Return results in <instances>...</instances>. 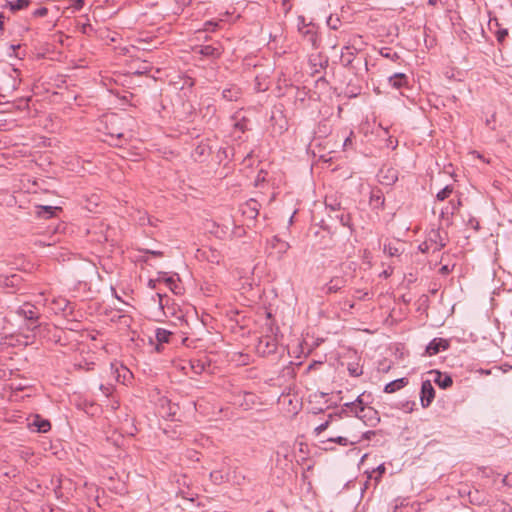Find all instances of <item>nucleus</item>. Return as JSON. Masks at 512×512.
Segmentation results:
<instances>
[{"instance_id":"f257e3e1","label":"nucleus","mask_w":512,"mask_h":512,"mask_svg":"<svg viewBox=\"0 0 512 512\" xmlns=\"http://www.w3.org/2000/svg\"><path fill=\"white\" fill-rule=\"evenodd\" d=\"M354 416L360 419L366 426L370 427H375L380 422L378 411L371 406L357 409Z\"/></svg>"},{"instance_id":"f03ea898","label":"nucleus","mask_w":512,"mask_h":512,"mask_svg":"<svg viewBox=\"0 0 512 512\" xmlns=\"http://www.w3.org/2000/svg\"><path fill=\"white\" fill-rule=\"evenodd\" d=\"M326 208L335 213L334 216L329 215L331 220H338L340 224H349L350 216L345 210L341 209L340 203L332 197H326Z\"/></svg>"},{"instance_id":"7ed1b4c3","label":"nucleus","mask_w":512,"mask_h":512,"mask_svg":"<svg viewBox=\"0 0 512 512\" xmlns=\"http://www.w3.org/2000/svg\"><path fill=\"white\" fill-rule=\"evenodd\" d=\"M211 481L220 485L231 480L230 466L228 465V458H224L221 469H215L210 472Z\"/></svg>"},{"instance_id":"20e7f679","label":"nucleus","mask_w":512,"mask_h":512,"mask_svg":"<svg viewBox=\"0 0 512 512\" xmlns=\"http://www.w3.org/2000/svg\"><path fill=\"white\" fill-rule=\"evenodd\" d=\"M435 398V390L430 380L422 382L420 391V403L423 408H427L431 405Z\"/></svg>"},{"instance_id":"39448f33","label":"nucleus","mask_w":512,"mask_h":512,"mask_svg":"<svg viewBox=\"0 0 512 512\" xmlns=\"http://www.w3.org/2000/svg\"><path fill=\"white\" fill-rule=\"evenodd\" d=\"M61 211L62 208L58 206L40 205L35 207L34 213L40 219L49 220L52 217L57 216Z\"/></svg>"},{"instance_id":"423d86ee","label":"nucleus","mask_w":512,"mask_h":512,"mask_svg":"<svg viewBox=\"0 0 512 512\" xmlns=\"http://www.w3.org/2000/svg\"><path fill=\"white\" fill-rule=\"evenodd\" d=\"M299 33L314 48L317 47V28L312 22H308L307 26L300 28Z\"/></svg>"},{"instance_id":"0eeeda50","label":"nucleus","mask_w":512,"mask_h":512,"mask_svg":"<svg viewBox=\"0 0 512 512\" xmlns=\"http://www.w3.org/2000/svg\"><path fill=\"white\" fill-rule=\"evenodd\" d=\"M448 347H449V343L446 339L434 338L426 346V354L429 356H433V355L438 354L440 351L448 349Z\"/></svg>"},{"instance_id":"6e6552de","label":"nucleus","mask_w":512,"mask_h":512,"mask_svg":"<svg viewBox=\"0 0 512 512\" xmlns=\"http://www.w3.org/2000/svg\"><path fill=\"white\" fill-rule=\"evenodd\" d=\"M427 239L432 243L434 251H439L446 245V238L441 235L439 227L431 229Z\"/></svg>"},{"instance_id":"1a4fd4ad","label":"nucleus","mask_w":512,"mask_h":512,"mask_svg":"<svg viewBox=\"0 0 512 512\" xmlns=\"http://www.w3.org/2000/svg\"><path fill=\"white\" fill-rule=\"evenodd\" d=\"M17 313L20 316L24 317L25 319H27L29 321H33V323H35L39 318V315H38V312H37L35 306L28 304V303L19 307V309L17 310Z\"/></svg>"},{"instance_id":"9d476101","label":"nucleus","mask_w":512,"mask_h":512,"mask_svg":"<svg viewBox=\"0 0 512 512\" xmlns=\"http://www.w3.org/2000/svg\"><path fill=\"white\" fill-rule=\"evenodd\" d=\"M398 180V173L393 168L382 169L379 173V181L385 185H392Z\"/></svg>"},{"instance_id":"9b49d317","label":"nucleus","mask_w":512,"mask_h":512,"mask_svg":"<svg viewBox=\"0 0 512 512\" xmlns=\"http://www.w3.org/2000/svg\"><path fill=\"white\" fill-rule=\"evenodd\" d=\"M391 87L400 89L408 85V77L404 73H395L388 78Z\"/></svg>"},{"instance_id":"f8f14e48","label":"nucleus","mask_w":512,"mask_h":512,"mask_svg":"<svg viewBox=\"0 0 512 512\" xmlns=\"http://www.w3.org/2000/svg\"><path fill=\"white\" fill-rule=\"evenodd\" d=\"M197 52L204 57L210 58H219L221 55L220 48L213 45L200 46Z\"/></svg>"},{"instance_id":"ddd939ff","label":"nucleus","mask_w":512,"mask_h":512,"mask_svg":"<svg viewBox=\"0 0 512 512\" xmlns=\"http://www.w3.org/2000/svg\"><path fill=\"white\" fill-rule=\"evenodd\" d=\"M408 384V379L405 377L396 379L394 381H391L387 383L384 387V392L386 393H394L401 388L405 387Z\"/></svg>"},{"instance_id":"4468645a","label":"nucleus","mask_w":512,"mask_h":512,"mask_svg":"<svg viewBox=\"0 0 512 512\" xmlns=\"http://www.w3.org/2000/svg\"><path fill=\"white\" fill-rule=\"evenodd\" d=\"M435 374L434 382L441 388L446 389L450 387L453 383L452 378L445 373H441L439 371H433Z\"/></svg>"},{"instance_id":"2eb2a0df","label":"nucleus","mask_w":512,"mask_h":512,"mask_svg":"<svg viewBox=\"0 0 512 512\" xmlns=\"http://www.w3.org/2000/svg\"><path fill=\"white\" fill-rule=\"evenodd\" d=\"M345 286V280L342 277H333L326 284V293H335Z\"/></svg>"},{"instance_id":"dca6fc26","label":"nucleus","mask_w":512,"mask_h":512,"mask_svg":"<svg viewBox=\"0 0 512 512\" xmlns=\"http://www.w3.org/2000/svg\"><path fill=\"white\" fill-rule=\"evenodd\" d=\"M241 95V90L236 86H230L222 91V97L227 101H236Z\"/></svg>"},{"instance_id":"f3484780","label":"nucleus","mask_w":512,"mask_h":512,"mask_svg":"<svg viewBox=\"0 0 512 512\" xmlns=\"http://www.w3.org/2000/svg\"><path fill=\"white\" fill-rule=\"evenodd\" d=\"M31 426L36 427V431L42 433L47 432L51 428L50 422L48 420L40 419L39 416L35 418Z\"/></svg>"},{"instance_id":"a211bd4d","label":"nucleus","mask_w":512,"mask_h":512,"mask_svg":"<svg viewBox=\"0 0 512 512\" xmlns=\"http://www.w3.org/2000/svg\"><path fill=\"white\" fill-rule=\"evenodd\" d=\"M30 0H15V1H8L6 6L9 7V9L12 12H16L18 10L25 9L29 6Z\"/></svg>"},{"instance_id":"6ab92c4d","label":"nucleus","mask_w":512,"mask_h":512,"mask_svg":"<svg viewBox=\"0 0 512 512\" xmlns=\"http://www.w3.org/2000/svg\"><path fill=\"white\" fill-rule=\"evenodd\" d=\"M345 51H342L340 60L344 66H349L354 60V52L351 51L349 46L344 47Z\"/></svg>"},{"instance_id":"aec40b11","label":"nucleus","mask_w":512,"mask_h":512,"mask_svg":"<svg viewBox=\"0 0 512 512\" xmlns=\"http://www.w3.org/2000/svg\"><path fill=\"white\" fill-rule=\"evenodd\" d=\"M20 278L18 275L5 276L0 278V286L13 287L16 286Z\"/></svg>"},{"instance_id":"412c9836","label":"nucleus","mask_w":512,"mask_h":512,"mask_svg":"<svg viewBox=\"0 0 512 512\" xmlns=\"http://www.w3.org/2000/svg\"><path fill=\"white\" fill-rule=\"evenodd\" d=\"M155 336L159 343H167L169 342L171 332L166 329L158 328Z\"/></svg>"},{"instance_id":"4be33fe9","label":"nucleus","mask_w":512,"mask_h":512,"mask_svg":"<svg viewBox=\"0 0 512 512\" xmlns=\"http://www.w3.org/2000/svg\"><path fill=\"white\" fill-rule=\"evenodd\" d=\"M345 407H348L350 408V411L353 413V415L355 414V411L361 407H366L364 405V402H363V399H362V395H359L355 401L353 402H349V403H345L344 404Z\"/></svg>"},{"instance_id":"5701e85b","label":"nucleus","mask_w":512,"mask_h":512,"mask_svg":"<svg viewBox=\"0 0 512 512\" xmlns=\"http://www.w3.org/2000/svg\"><path fill=\"white\" fill-rule=\"evenodd\" d=\"M230 473H231V480L229 482H232L233 484H236V485L243 484L245 477L239 471H237L236 468L232 469L230 467Z\"/></svg>"},{"instance_id":"b1692460","label":"nucleus","mask_w":512,"mask_h":512,"mask_svg":"<svg viewBox=\"0 0 512 512\" xmlns=\"http://www.w3.org/2000/svg\"><path fill=\"white\" fill-rule=\"evenodd\" d=\"M272 245L273 247L277 248L280 253H285L289 249V244L280 240L276 236L272 240Z\"/></svg>"},{"instance_id":"393cba45","label":"nucleus","mask_w":512,"mask_h":512,"mask_svg":"<svg viewBox=\"0 0 512 512\" xmlns=\"http://www.w3.org/2000/svg\"><path fill=\"white\" fill-rule=\"evenodd\" d=\"M327 441L337 443L341 446L354 445L358 442V441H350L348 438L342 437V436L332 437V438H329Z\"/></svg>"},{"instance_id":"a878e982","label":"nucleus","mask_w":512,"mask_h":512,"mask_svg":"<svg viewBox=\"0 0 512 512\" xmlns=\"http://www.w3.org/2000/svg\"><path fill=\"white\" fill-rule=\"evenodd\" d=\"M453 192V187L450 185L445 186L441 191H439L436 195L437 200L444 201L447 199L451 193Z\"/></svg>"},{"instance_id":"bb28decb","label":"nucleus","mask_w":512,"mask_h":512,"mask_svg":"<svg viewBox=\"0 0 512 512\" xmlns=\"http://www.w3.org/2000/svg\"><path fill=\"white\" fill-rule=\"evenodd\" d=\"M348 372L352 377H358L363 374V369L357 363H350L348 365Z\"/></svg>"},{"instance_id":"cd10ccee","label":"nucleus","mask_w":512,"mask_h":512,"mask_svg":"<svg viewBox=\"0 0 512 512\" xmlns=\"http://www.w3.org/2000/svg\"><path fill=\"white\" fill-rule=\"evenodd\" d=\"M333 418H334V415L333 414H329L328 419L325 422L321 423L319 426H317L314 429L315 434L318 436L323 431H325L329 427V425H330L331 421L333 420Z\"/></svg>"},{"instance_id":"c85d7f7f","label":"nucleus","mask_w":512,"mask_h":512,"mask_svg":"<svg viewBox=\"0 0 512 512\" xmlns=\"http://www.w3.org/2000/svg\"><path fill=\"white\" fill-rule=\"evenodd\" d=\"M158 281H164L166 283V285L171 289L173 290L174 289V286H176V282L175 280L172 278V277H165V273L164 272H160L159 273V277L157 279Z\"/></svg>"},{"instance_id":"c756f323","label":"nucleus","mask_w":512,"mask_h":512,"mask_svg":"<svg viewBox=\"0 0 512 512\" xmlns=\"http://www.w3.org/2000/svg\"><path fill=\"white\" fill-rule=\"evenodd\" d=\"M341 24V21L338 17L329 16L327 19V25L332 30H337Z\"/></svg>"},{"instance_id":"7c9ffc66","label":"nucleus","mask_w":512,"mask_h":512,"mask_svg":"<svg viewBox=\"0 0 512 512\" xmlns=\"http://www.w3.org/2000/svg\"><path fill=\"white\" fill-rule=\"evenodd\" d=\"M419 250L423 253H428L430 251L435 252L432 243L428 239L419 245Z\"/></svg>"},{"instance_id":"2f4dec72","label":"nucleus","mask_w":512,"mask_h":512,"mask_svg":"<svg viewBox=\"0 0 512 512\" xmlns=\"http://www.w3.org/2000/svg\"><path fill=\"white\" fill-rule=\"evenodd\" d=\"M256 206H257L256 201H250L246 204V209L250 210V212H249L250 218H254L258 214Z\"/></svg>"},{"instance_id":"473e14b6","label":"nucleus","mask_w":512,"mask_h":512,"mask_svg":"<svg viewBox=\"0 0 512 512\" xmlns=\"http://www.w3.org/2000/svg\"><path fill=\"white\" fill-rule=\"evenodd\" d=\"M384 252L391 257L398 256L400 254L399 249L397 247L391 246L390 244L384 245Z\"/></svg>"},{"instance_id":"72a5a7b5","label":"nucleus","mask_w":512,"mask_h":512,"mask_svg":"<svg viewBox=\"0 0 512 512\" xmlns=\"http://www.w3.org/2000/svg\"><path fill=\"white\" fill-rule=\"evenodd\" d=\"M508 35V30L505 28L498 29L496 32V38L499 43H503Z\"/></svg>"},{"instance_id":"f704fd0d","label":"nucleus","mask_w":512,"mask_h":512,"mask_svg":"<svg viewBox=\"0 0 512 512\" xmlns=\"http://www.w3.org/2000/svg\"><path fill=\"white\" fill-rule=\"evenodd\" d=\"M55 304L58 306V309L66 312L68 308H70L69 302L66 299H59L55 301Z\"/></svg>"},{"instance_id":"c9c22d12","label":"nucleus","mask_w":512,"mask_h":512,"mask_svg":"<svg viewBox=\"0 0 512 512\" xmlns=\"http://www.w3.org/2000/svg\"><path fill=\"white\" fill-rule=\"evenodd\" d=\"M415 402L414 401H406L404 403L401 404V408L407 412V413H411L413 410H414V407H415Z\"/></svg>"},{"instance_id":"e433bc0d","label":"nucleus","mask_w":512,"mask_h":512,"mask_svg":"<svg viewBox=\"0 0 512 512\" xmlns=\"http://www.w3.org/2000/svg\"><path fill=\"white\" fill-rule=\"evenodd\" d=\"M99 389L102 391V393L105 395V397H109L113 392V386L112 385H104L100 384Z\"/></svg>"},{"instance_id":"4c0bfd02","label":"nucleus","mask_w":512,"mask_h":512,"mask_svg":"<svg viewBox=\"0 0 512 512\" xmlns=\"http://www.w3.org/2000/svg\"><path fill=\"white\" fill-rule=\"evenodd\" d=\"M350 414H353V413L350 411V408L345 407V406L343 405L342 409H341L338 413H335V414H333V415H334V417L342 418L343 416H350Z\"/></svg>"},{"instance_id":"58836bf2","label":"nucleus","mask_w":512,"mask_h":512,"mask_svg":"<svg viewBox=\"0 0 512 512\" xmlns=\"http://www.w3.org/2000/svg\"><path fill=\"white\" fill-rule=\"evenodd\" d=\"M48 14V9L46 7H40L33 11L32 15L34 17H44Z\"/></svg>"},{"instance_id":"ea45409f","label":"nucleus","mask_w":512,"mask_h":512,"mask_svg":"<svg viewBox=\"0 0 512 512\" xmlns=\"http://www.w3.org/2000/svg\"><path fill=\"white\" fill-rule=\"evenodd\" d=\"M205 151H206V147L199 145L195 148L193 156L195 158H197V157L200 158L205 154Z\"/></svg>"},{"instance_id":"a19ab883","label":"nucleus","mask_w":512,"mask_h":512,"mask_svg":"<svg viewBox=\"0 0 512 512\" xmlns=\"http://www.w3.org/2000/svg\"><path fill=\"white\" fill-rule=\"evenodd\" d=\"M218 24L216 22L207 21L204 24V31H214Z\"/></svg>"},{"instance_id":"79ce46f5","label":"nucleus","mask_w":512,"mask_h":512,"mask_svg":"<svg viewBox=\"0 0 512 512\" xmlns=\"http://www.w3.org/2000/svg\"><path fill=\"white\" fill-rule=\"evenodd\" d=\"M381 54L386 57V58H389L391 60H396L399 58L398 54L396 52H391L390 50L387 51V52H384L383 50L381 51Z\"/></svg>"},{"instance_id":"37998d69","label":"nucleus","mask_w":512,"mask_h":512,"mask_svg":"<svg viewBox=\"0 0 512 512\" xmlns=\"http://www.w3.org/2000/svg\"><path fill=\"white\" fill-rule=\"evenodd\" d=\"M502 483L507 487H512V475H505L502 479Z\"/></svg>"},{"instance_id":"c03bdc74","label":"nucleus","mask_w":512,"mask_h":512,"mask_svg":"<svg viewBox=\"0 0 512 512\" xmlns=\"http://www.w3.org/2000/svg\"><path fill=\"white\" fill-rule=\"evenodd\" d=\"M192 369L196 373H201L204 370V365L200 361H197L196 364H192Z\"/></svg>"},{"instance_id":"a18cd8bd","label":"nucleus","mask_w":512,"mask_h":512,"mask_svg":"<svg viewBox=\"0 0 512 512\" xmlns=\"http://www.w3.org/2000/svg\"><path fill=\"white\" fill-rule=\"evenodd\" d=\"M297 21L298 31H300V28H302L303 26H307L308 24L304 16H298Z\"/></svg>"},{"instance_id":"49530a36","label":"nucleus","mask_w":512,"mask_h":512,"mask_svg":"<svg viewBox=\"0 0 512 512\" xmlns=\"http://www.w3.org/2000/svg\"><path fill=\"white\" fill-rule=\"evenodd\" d=\"M371 201H375L376 203H379V204L383 205L384 198L381 195L373 194L371 196Z\"/></svg>"},{"instance_id":"de8ad7c7","label":"nucleus","mask_w":512,"mask_h":512,"mask_svg":"<svg viewBox=\"0 0 512 512\" xmlns=\"http://www.w3.org/2000/svg\"><path fill=\"white\" fill-rule=\"evenodd\" d=\"M145 253L147 254H151L155 257H161L163 255V253L161 251H156V250H145Z\"/></svg>"},{"instance_id":"09e8293b","label":"nucleus","mask_w":512,"mask_h":512,"mask_svg":"<svg viewBox=\"0 0 512 512\" xmlns=\"http://www.w3.org/2000/svg\"><path fill=\"white\" fill-rule=\"evenodd\" d=\"M84 0H74V7L79 10L83 7Z\"/></svg>"},{"instance_id":"8fccbe9b","label":"nucleus","mask_w":512,"mask_h":512,"mask_svg":"<svg viewBox=\"0 0 512 512\" xmlns=\"http://www.w3.org/2000/svg\"><path fill=\"white\" fill-rule=\"evenodd\" d=\"M356 293H357L356 297H357L358 299H360V300L365 299V298H366V296L368 295V293H367V292H362V291H360V290H357V291H356Z\"/></svg>"},{"instance_id":"3c124183","label":"nucleus","mask_w":512,"mask_h":512,"mask_svg":"<svg viewBox=\"0 0 512 512\" xmlns=\"http://www.w3.org/2000/svg\"><path fill=\"white\" fill-rule=\"evenodd\" d=\"M176 2L180 4L182 7H186L191 4V0H176Z\"/></svg>"},{"instance_id":"603ef678","label":"nucleus","mask_w":512,"mask_h":512,"mask_svg":"<svg viewBox=\"0 0 512 512\" xmlns=\"http://www.w3.org/2000/svg\"><path fill=\"white\" fill-rule=\"evenodd\" d=\"M392 274V269H386L384 270L380 276H383L384 278H388Z\"/></svg>"},{"instance_id":"864d4df0","label":"nucleus","mask_w":512,"mask_h":512,"mask_svg":"<svg viewBox=\"0 0 512 512\" xmlns=\"http://www.w3.org/2000/svg\"><path fill=\"white\" fill-rule=\"evenodd\" d=\"M376 471L378 472V475L381 476L384 472H385V467L383 464L379 465L376 469Z\"/></svg>"},{"instance_id":"5fc2aeb1","label":"nucleus","mask_w":512,"mask_h":512,"mask_svg":"<svg viewBox=\"0 0 512 512\" xmlns=\"http://www.w3.org/2000/svg\"><path fill=\"white\" fill-rule=\"evenodd\" d=\"M266 347L269 348V352H271L275 349L276 346H275L274 342L267 341Z\"/></svg>"},{"instance_id":"6e6d98bb","label":"nucleus","mask_w":512,"mask_h":512,"mask_svg":"<svg viewBox=\"0 0 512 512\" xmlns=\"http://www.w3.org/2000/svg\"><path fill=\"white\" fill-rule=\"evenodd\" d=\"M157 281L158 280H153V279L149 280V283H148L149 287L154 289L156 287V282Z\"/></svg>"},{"instance_id":"4d7b16f0","label":"nucleus","mask_w":512,"mask_h":512,"mask_svg":"<svg viewBox=\"0 0 512 512\" xmlns=\"http://www.w3.org/2000/svg\"><path fill=\"white\" fill-rule=\"evenodd\" d=\"M440 2H441V0H428V5L436 6Z\"/></svg>"},{"instance_id":"13d9d810","label":"nucleus","mask_w":512,"mask_h":512,"mask_svg":"<svg viewBox=\"0 0 512 512\" xmlns=\"http://www.w3.org/2000/svg\"><path fill=\"white\" fill-rule=\"evenodd\" d=\"M157 297L159 298V305L161 307H163V298L165 297L164 295L160 294V293H157Z\"/></svg>"},{"instance_id":"bf43d9fd","label":"nucleus","mask_w":512,"mask_h":512,"mask_svg":"<svg viewBox=\"0 0 512 512\" xmlns=\"http://www.w3.org/2000/svg\"><path fill=\"white\" fill-rule=\"evenodd\" d=\"M3 19H4V16L0 13V30H3Z\"/></svg>"},{"instance_id":"052dcab7","label":"nucleus","mask_w":512,"mask_h":512,"mask_svg":"<svg viewBox=\"0 0 512 512\" xmlns=\"http://www.w3.org/2000/svg\"><path fill=\"white\" fill-rule=\"evenodd\" d=\"M512 508L509 505H506V507L503 509V512H511Z\"/></svg>"},{"instance_id":"680f3d73","label":"nucleus","mask_w":512,"mask_h":512,"mask_svg":"<svg viewBox=\"0 0 512 512\" xmlns=\"http://www.w3.org/2000/svg\"><path fill=\"white\" fill-rule=\"evenodd\" d=\"M215 227H216L217 229H219V228H220V225H217V226H215ZM211 233H214L217 237H220V235L218 234V230H216V231H211Z\"/></svg>"},{"instance_id":"e2e57ef3","label":"nucleus","mask_w":512,"mask_h":512,"mask_svg":"<svg viewBox=\"0 0 512 512\" xmlns=\"http://www.w3.org/2000/svg\"><path fill=\"white\" fill-rule=\"evenodd\" d=\"M370 434H374V432H373V431H368V432H366V433L364 434V436H365L366 438H369V437H370Z\"/></svg>"},{"instance_id":"0e129e2a","label":"nucleus","mask_w":512,"mask_h":512,"mask_svg":"<svg viewBox=\"0 0 512 512\" xmlns=\"http://www.w3.org/2000/svg\"><path fill=\"white\" fill-rule=\"evenodd\" d=\"M441 270H442L443 272H448V268H447V266H443V267L441 268Z\"/></svg>"},{"instance_id":"69168bd1","label":"nucleus","mask_w":512,"mask_h":512,"mask_svg":"<svg viewBox=\"0 0 512 512\" xmlns=\"http://www.w3.org/2000/svg\"><path fill=\"white\" fill-rule=\"evenodd\" d=\"M349 141H350V139H349V138H347V139L345 140V142H344V145L349 144Z\"/></svg>"},{"instance_id":"338daca9","label":"nucleus","mask_w":512,"mask_h":512,"mask_svg":"<svg viewBox=\"0 0 512 512\" xmlns=\"http://www.w3.org/2000/svg\"><path fill=\"white\" fill-rule=\"evenodd\" d=\"M292 219H293V217H290V219H289V224H292V222H293V220H292Z\"/></svg>"},{"instance_id":"774afa93","label":"nucleus","mask_w":512,"mask_h":512,"mask_svg":"<svg viewBox=\"0 0 512 512\" xmlns=\"http://www.w3.org/2000/svg\"><path fill=\"white\" fill-rule=\"evenodd\" d=\"M243 214H248V211L246 209H243Z\"/></svg>"}]
</instances>
